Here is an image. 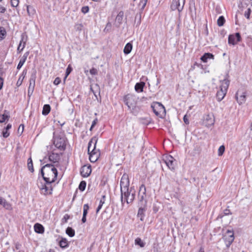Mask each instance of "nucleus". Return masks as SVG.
Instances as JSON below:
<instances>
[{"instance_id":"57","label":"nucleus","mask_w":252,"mask_h":252,"mask_svg":"<svg viewBox=\"0 0 252 252\" xmlns=\"http://www.w3.org/2000/svg\"><path fill=\"white\" fill-rule=\"evenodd\" d=\"M147 0H142L140 2L141 4H142V8H144L146 5Z\"/></svg>"},{"instance_id":"30","label":"nucleus","mask_w":252,"mask_h":252,"mask_svg":"<svg viewBox=\"0 0 252 252\" xmlns=\"http://www.w3.org/2000/svg\"><path fill=\"white\" fill-rule=\"evenodd\" d=\"M132 49V45L130 43H127L126 46H125L124 49V53L126 55H127L130 53L131 51V50Z\"/></svg>"},{"instance_id":"9","label":"nucleus","mask_w":252,"mask_h":252,"mask_svg":"<svg viewBox=\"0 0 252 252\" xmlns=\"http://www.w3.org/2000/svg\"><path fill=\"white\" fill-rule=\"evenodd\" d=\"M52 183H46L44 185L40 186L38 185V187L40 189L41 193L43 195H47L52 194V188L51 185Z\"/></svg>"},{"instance_id":"21","label":"nucleus","mask_w":252,"mask_h":252,"mask_svg":"<svg viewBox=\"0 0 252 252\" xmlns=\"http://www.w3.org/2000/svg\"><path fill=\"white\" fill-rule=\"evenodd\" d=\"M35 78H36V76H35V73L32 74L31 76V78L30 80V85H29V90H28L29 94H30V90H31L32 92L33 91V90L34 87V85H35Z\"/></svg>"},{"instance_id":"62","label":"nucleus","mask_w":252,"mask_h":252,"mask_svg":"<svg viewBox=\"0 0 252 252\" xmlns=\"http://www.w3.org/2000/svg\"><path fill=\"white\" fill-rule=\"evenodd\" d=\"M21 77H22V76H20V78H19V80H18L17 83V84H19L20 85V84H21L22 81V80H23V78H24V77H23V78L22 79V80L21 81V80H20V79H21Z\"/></svg>"},{"instance_id":"55","label":"nucleus","mask_w":252,"mask_h":252,"mask_svg":"<svg viewBox=\"0 0 252 252\" xmlns=\"http://www.w3.org/2000/svg\"><path fill=\"white\" fill-rule=\"evenodd\" d=\"M183 120H184V122H185V123L187 125H188L189 124V121L187 118V115H185L184 117V118H183Z\"/></svg>"},{"instance_id":"23","label":"nucleus","mask_w":252,"mask_h":252,"mask_svg":"<svg viewBox=\"0 0 252 252\" xmlns=\"http://www.w3.org/2000/svg\"><path fill=\"white\" fill-rule=\"evenodd\" d=\"M28 55H29L28 52H26L24 54L22 58L20 59L19 63L17 65V68L18 69H20L22 67V66L23 65V64H24V63H25V62L27 59Z\"/></svg>"},{"instance_id":"7","label":"nucleus","mask_w":252,"mask_h":252,"mask_svg":"<svg viewBox=\"0 0 252 252\" xmlns=\"http://www.w3.org/2000/svg\"><path fill=\"white\" fill-rule=\"evenodd\" d=\"M185 0H173L171 5V8L172 10L177 9L179 12H181L184 7Z\"/></svg>"},{"instance_id":"15","label":"nucleus","mask_w":252,"mask_h":252,"mask_svg":"<svg viewBox=\"0 0 252 252\" xmlns=\"http://www.w3.org/2000/svg\"><path fill=\"white\" fill-rule=\"evenodd\" d=\"M121 202L122 204H124V201H126V199L129 196L130 192H131V188L130 189H126L125 190L124 189L121 190Z\"/></svg>"},{"instance_id":"45","label":"nucleus","mask_w":252,"mask_h":252,"mask_svg":"<svg viewBox=\"0 0 252 252\" xmlns=\"http://www.w3.org/2000/svg\"><path fill=\"white\" fill-rule=\"evenodd\" d=\"M11 5L13 7H17L19 5V0H11Z\"/></svg>"},{"instance_id":"5","label":"nucleus","mask_w":252,"mask_h":252,"mask_svg":"<svg viewBox=\"0 0 252 252\" xmlns=\"http://www.w3.org/2000/svg\"><path fill=\"white\" fill-rule=\"evenodd\" d=\"M138 199V205H141L142 206H147L146 188L144 185H142L140 187Z\"/></svg>"},{"instance_id":"58","label":"nucleus","mask_w":252,"mask_h":252,"mask_svg":"<svg viewBox=\"0 0 252 252\" xmlns=\"http://www.w3.org/2000/svg\"><path fill=\"white\" fill-rule=\"evenodd\" d=\"M3 84V79L0 77V90L2 89Z\"/></svg>"},{"instance_id":"19","label":"nucleus","mask_w":252,"mask_h":252,"mask_svg":"<svg viewBox=\"0 0 252 252\" xmlns=\"http://www.w3.org/2000/svg\"><path fill=\"white\" fill-rule=\"evenodd\" d=\"M97 141V138L96 137H93L90 141L88 147V154L90 153L93 147L95 148Z\"/></svg>"},{"instance_id":"22","label":"nucleus","mask_w":252,"mask_h":252,"mask_svg":"<svg viewBox=\"0 0 252 252\" xmlns=\"http://www.w3.org/2000/svg\"><path fill=\"white\" fill-rule=\"evenodd\" d=\"M139 210L138 211L137 216L140 217V220H143L144 217V212L146 211L147 206H142L141 205H138Z\"/></svg>"},{"instance_id":"50","label":"nucleus","mask_w":252,"mask_h":252,"mask_svg":"<svg viewBox=\"0 0 252 252\" xmlns=\"http://www.w3.org/2000/svg\"><path fill=\"white\" fill-rule=\"evenodd\" d=\"M2 135L4 138H7L9 135V133L8 132V130L4 129L2 131Z\"/></svg>"},{"instance_id":"20","label":"nucleus","mask_w":252,"mask_h":252,"mask_svg":"<svg viewBox=\"0 0 252 252\" xmlns=\"http://www.w3.org/2000/svg\"><path fill=\"white\" fill-rule=\"evenodd\" d=\"M124 17V12L121 11L119 12L116 18L115 24L117 27H119L123 22Z\"/></svg>"},{"instance_id":"26","label":"nucleus","mask_w":252,"mask_h":252,"mask_svg":"<svg viewBox=\"0 0 252 252\" xmlns=\"http://www.w3.org/2000/svg\"><path fill=\"white\" fill-rule=\"evenodd\" d=\"M214 55L210 53H205L201 58V60L204 63H207L208 59H214Z\"/></svg>"},{"instance_id":"52","label":"nucleus","mask_w":252,"mask_h":252,"mask_svg":"<svg viewBox=\"0 0 252 252\" xmlns=\"http://www.w3.org/2000/svg\"><path fill=\"white\" fill-rule=\"evenodd\" d=\"M24 125H22V124L20 125L19 126L18 129V132L20 133V134H22L24 131Z\"/></svg>"},{"instance_id":"3","label":"nucleus","mask_w":252,"mask_h":252,"mask_svg":"<svg viewBox=\"0 0 252 252\" xmlns=\"http://www.w3.org/2000/svg\"><path fill=\"white\" fill-rule=\"evenodd\" d=\"M151 107L154 113L160 118H162L165 115V109L163 105L159 102H153L151 105Z\"/></svg>"},{"instance_id":"49","label":"nucleus","mask_w":252,"mask_h":252,"mask_svg":"<svg viewBox=\"0 0 252 252\" xmlns=\"http://www.w3.org/2000/svg\"><path fill=\"white\" fill-rule=\"evenodd\" d=\"M89 6H86L82 7L81 9V11L82 13L86 14L89 12Z\"/></svg>"},{"instance_id":"11","label":"nucleus","mask_w":252,"mask_h":252,"mask_svg":"<svg viewBox=\"0 0 252 252\" xmlns=\"http://www.w3.org/2000/svg\"><path fill=\"white\" fill-rule=\"evenodd\" d=\"M241 37L239 33L237 32L235 34H231L228 37V43L235 45L241 41Z\"/></svg>"},{"instance_id":"43","label":"nucleus","mask_w":252,"mask_h":252,"mask_svg":"<svg viewBox=\"0 0 252 252\" xmlns=\"http://www.w3.org/2000/svg\"><path fill=\"white\" fill-rule=\"evenodd\" d=\"M225 151V147L223 145L220 146L218 149V156H221L223 155Z\"/></svg>"},{"instance_id":"56","label":"nucleus","mask_w":252,"mask_h":252,"mask_svg":"<svg viewBox=\"0 0 252 252\" xmlns=\"http://www.w3.org/2000/svg\"><path fill=\"white\" fill-rule=\"evenodd\" d=\"M6 11V8L0 5V13H3Z\"/></svg>"},{"instance_id":"54","label":"nucleus","mask_w":252,"mask_h":252,"mask_svg":"<svg viewBox=\"0 0 252 252\" xmlns=\"http://www.w3.org/2000/svg\"><path fill=\"white\" fill-rule=\"evenodd\" d=\"M61 81V79L59 77H57L54 81V84L55 85H58L60 83Z\"/></svg>"},{"instance_id":"37","label":"nucleus","mask_w":252,"mask_h":252,"mask_svg":"<svg viewBox=\"0 0 252 252\" xmlns=\"http://www.w3.org/2000/svg\"><path fill=\"white\" fill-rule=\"evenodd\" d=\"M225 94H224V93H222V92L218 91L216 95L218 101H220L222 100L225 96Z\"/></svg>"},{"instance_id":"53","label":"nucleus","mask_w":252,"mask_h":252,"mask_svg":"<svg viewBox=\"0 0 252 252\" xmlns=\"http://www.w3.org/2000/svg\"><path fill=\"white\" fill-rule=\"evenodd\" d=\"M90 72L92 75H96L97 74V70L94 68L90 69Z\"/></svg>"},{"instance_id":"41","label":"nucleus","mask_w":252,"mask_h":252,"mask_svg":"<svg viewBox=\"0 0 252 252\" xmlns=\"http://www.w3.org/2000/svg\"><path fill=\"white\" fill-rule=\"evenodd\" d=\"M28 167L30 171L32 172H33V167L32 158H30L28 159Z\"/></svg>"},{"instance_id":"33","label":"nucleus","mask_w":252,"mask_h":252,"mask_svg":"<svg viewBox=\"0 0 252 252\" xmlns=\"http://www.w3.org/2000/svg\"><path fill=\"white\" fill-rule=\"evenodd\" d=\"M6 34V32L3 27L0 28V40H3Z\"/></svg>"},{"instance_id":"38","label":"nucleus","mask_w":252,"mask_h":252,"mask_svg":"<svg viewBox=\"0 0 252 252\" xmlns=\"http://www.w3.org/2000/svg\"><path fill=\"white\" fill-rule=\"evenodd\" d=\"M105 197V195H103L102 196V199H101V200H100L99 205L96 209V213H98V212L99 211V210L101 209L102 205L104 203Z\"/></svg>"},{"instance_id":"35","label":"nucleus","mask_w":252,"mask_h":252,"mask_svg":"<svg viewBox=\"0 0 252 252\" xmlns=\"http://www.w3.org/2000/svg\"><path fill=\"white\" fill-rule=\"evenodd\" d=\"M23 40V38H22L17 48L18 51L20 52H21L25 47L26 42H24Z\"/></svg>"},{"instance_id":"25","label":"nucleus","mask_w":252,"mask_h":252,"mask_svg":"<svg viewBox=\"0 0 252 252\" xmlns=\"http://www.w3.org/2000/svg\"><path fill=\"white\" fill-rule=\"evenodd\" d=\"M145 85V83L144 82H140V83H137L135 85V90L136 92L138 93H141L143 91V88Z\"/></svg>"},{"instance_id":"42","label":"nucleus","mask_w":252,"mask_h":252,"mask_svg":"<svg viewBox=\"0 0 252 252\" xmlns=\"http://www.w3.org/2000/svg\"><path fill=\"white\" fill-rule=\"evenodd\" d=\"M86 183L84 181H82L80 182L79 185V189L81 191H84L86 188Z\"/></svg>"},{"instance_id":"34","label":"nucleus","mask_w":252,"mask_h":252,"mask_svg":"<svg viewBox=\"0 0 252 252\" xmlns=\"http://www.w3.org/2000/svg\"><path fill=\"white\" fill-rule=\"evenodd\" d=\"M27 10L29 16H32L35 14V11L34 9L31 6L27 5Z\"/></svg>"},{"instance_id":"32","label":"nucleus","mask_w":252,"mask_h":252,"mask_svg":"<svg viewBox=\"0 0 252 252\" xmlns=\"http://www.w3.org/2000/svg\"><path fill=\"white\" fill-rule=\"evenodd\" d=\"M51 107L49 104H45L43 106L42 113L43 115H48L50 111Z\"/></svg>"},{"instance_id":"36","label":"nucleus","mask_w":252,"mask_h":252,"mask_svg":"<svg viewBox=\"0 0 252 252\" xmlns=\"http://www.w3.org/2000/svg\"><path fill=\"white\" fill-rule=\"evenodd\" d=\"M66 233L70 237H73L75 235V231L70 227H68L66 228Z\"/></svg>"},{"instance_id":"24","label":"nucleus","mask_w":252,"mask_h":252,"mask_svg":"<svg viewBox=\"0 0 252 252\" xmlns=\"http://www.w3.org/2000/svg\"><path fill=\"white\" fill-rule=\"evenodd\" d=\"M89 209V206L88 204L84 205L83 217L81 220L83 223H85L86 222V216L87 215Z\"/></svg>"},{"instance_id":"60","label":"nucleus","mask_w":252,"mask_h":252,"mask_svg":"<svg viewBox=\"0 0 252 252\" xmlns=\"http://www.w3.org/2000/svg\"><path fill=\"white\" fill-rule=\"evenodd\" d=\"M11 125L9 124L7 125L6 127L4 129H5L6 130H8L11 128Z\"/></svg>"},{"instance_id":"10","label":"nucleus","mask_w":252,"mask_h":252,"mask_svg":"<svg viewBox=\"0 0 252 252\" xmlns=\"http://www.w3.org/2000/svg\"><path fill=\"white\" fill-rule=\"evenodd\" d=\"M89 154L90 155L89 159L90 161L94 162L98 159L100 156L99 150L95 149V147H93L91 152Z\"/></svg>"},{"instance_id":"48","label":"nucleus","mask_w":252,"mask_h":252,"mask_svg":"<svg viewBox=\"0 0 252 252\" xmlns=\"http://www.w3.org/2000/svg\"><path fill=\"white\" fill-rule=\"evenodd\" d=\"M71 71H72V68L70 67V65H69L66 69V75L64 78V80L67 77V76L70 73Z\"/></svg>"},{"instance_id":"28","label":"nucleus","mask_w":252,"mask_h":252,"mask_svg":"<svg viewBox=\"0 0 252 252\" xmlns=\"http://www.w3.org/2000/svg\"><path fill=\"white\" fill-rule=\"evenodd\" d=\"M135 196V191L131 188V192L129 196L126 199V202L127 204H130L133 202Z\"/></svg>"},{"instance_id":"46","label":"nucleus","mask_w":252,"mask_h":252,"mask_svg":"<svg viewBox=\"0 0 252 252\" xmlns=\"http://www.w3.org/2000/svg\"><path fill=\"white\" fill-rule=\"evenodd\" d=\"M70 218L69 215L68 214H65L63 218L62 219V222L63 223H65L67 222L68 220Z\"/></svg>"},{"instance_id":"17","label":"nucleus","mask_w":252,"mask_h":252,"mask_svg":"<svg viewBox=\"0 0 252 252\" xmlns=\"http://www.w3.org/2000/svg\"><path fill=\"white\" fill-rule=\"evenodd\" d=\"M61 155L59 154L52 152L49 155V159L53 163L58 162L60 159Z\"/></svg>"},{"instance_id":"2","label":"nucleus","mask_w":252,"mask_h":252,"mask_svg":"<svg viewBox=\"0 0 252 252\" xmlns=\"http://www.w3.org/2000/svg\"><path fill=\"white\" fill-rule=\"evenodd\" d=\"M124 100L130 112L134 114H136L138 109L137 106L138 97L133 94H127L125 96Z\"/></svg>"},{"instance_id":"63","label":"nucleus","mask_w":252,"mask_h":252,"mask_svg":"<svg viewBox=\"0 0 252 252\" xmlns=\"http://www.w3.org/2000/svg\"><path fill=\"white\" fill-rule=\"evenodd\" d=\"M111 27V24L110 23H108L106 25V27L105 28V29L106 28H110Z\"/></svg>"},{"instance_id":"59","label":"nucleus","mask_w":252,"mask_h":252,"mask_svg":"<svg viewBox=\"0 0 252 252\" xmlns=\"http://www.w3.org/2000/svg\"><path fill=\"white\" fill-rule=\"evenodd\" d=\"M77 29L78 30H81L82 28V24H78L76 25Z\"/></svg>"},{"instance_id":"12","label":"nucleus","mask_w":252,"mask_h":252,"mask_svg":"<svg viewBox=\"0 0 252 252\" xmlns=\"http://www.w3.org/2000/svg\"><path fill=\"white\" fill-rule=\"evenodd\" d=\"M129 185V181L128 176L126 174H124L120 181L121 190H126V189H128Z\"/></svg>"},{"instance_id":"14","label":"nucleus","mask_w":252,"mask_h":252,"mask_svg":"<svg viewBox=\"0 0 252 252\" xmlns=\"http://www.w3.org/2000/svg\"><path fill=\"white\" fill-rule=\"evenodd\" d=\"M92 172L91 165H85L83 166L80 170L81 175L84 177H88Z\"/></svg>"},{"instance_id":"4","label":"nucleus","mask_w":252,"mask_h":252,"mask_svg":"<svg viewBox=\"0 0 252 252\" xmlns=\"http://www.w3.org/2000/svg\"><path fill=\"white\" fill-rule=\"evenodd\" d=\"M54 144L57 149L60 150H64L66 146L64 136L63 134L54 136Z\"/></svg>"},{"instance_id":"1","label":"nucleus","mask_w":252,"mask_h":252,"mask_svg":"<svg viewBox=\"0 0 252 252\" xmlns=\"http://www.w3.org/2000/svg\"><path fill=\"white\" fill-rule=\"evenodd\" d=\"M41 172L46 183H54L57 179L58 171L54 165L47 164L43 166Z\"/></svg>"},{"instance_id":"29","label":"nucleus","mask_w":252,"mask_h":252,"mask_svg":"<svg viewBox=\"0 0 252 252\" xmlns=\"http://www.w3.org/2000/svg\"><path fill=\"white\" fill-rule=\"evenodd\" d=\"M0 205L2 206L6 209L9 210L11 208V205L8 203L5 199L0 197Z\"/></svg>"},{"instance_id":"13","label":"nucleus","mask_w":252,"mask_h":252,"mask_svg":"<svg viewBox=\"0 0 252 252\" xmlns=\"http://www.w3.org/2000/svg\"><path fill=\"white\" fill-rule=\"evenodd\" d=\"M215 123V118L213 114H208L204 116V123L207 127L212 126Z\"/></svg>"},{"instance_id":"31","label":"nucleus","mask_w":252,"mask_h":252,"mask_svg":"<svg viewBox=\"0 0 252 252\" xmlns=\"http://www.w3.org/2000/svg\"><path fill=\"white\" fill-rule=\"evenodd\" d=\"M59 246L63 249L66 248L68 246L67 240L65 238H62L61 240L59 242Z\"/></svg>"},{"instance_id":"51","label":"nucleus","mask_w":252,"mask_h":252,"mask_svg":"<svg viewBox=\"0 0 252 252\" xmlns=\"http://www.w3.org/2000/svg\"><path fill=\"white\" fill-rule=\"evenodd\" d=\"M97 118H95L93 121V123L92 124V126L90 128V130H92L93 128V127L95 126V125L96 124V123H97Z\"/></svg>"},{"instance_id":"8","label":"nucleus","mask_w":252,"mask_h":252,"mask_svg":"<svg viewBox=\"0 0 252 252\" xmlns=\"http://www.w3.org/2000/svg\"><path fill=\"white\" fill-rule=\"evenodd\" d=\"M163 160L170 169L173 170L175 169L176 162L172 156H166L163 157Z\"/></svg>"},{"instance_id":"16","label":"nucleus","mask_w":252,"mask_h":252,"mask_svg":"<svg viewBox=\"0 0 252 252\" xmlns=\"http://www.w3.org/2000/svg\"><path fill=\"white\" fill-rule=\"evenodd\" d=\"M236 98L237 102L240 104H243L246 101V94L245 93H240L238 91L236 94Z\"/></svg>"},{"instance_id":"64","label":"nucleus","mask_w":252,"mask_h":252,"mask_svg":"<svg viewBox=\"0 0 252 252\" xmlns=\"http://www.w3.org/2000/svg\"><path fill=\"white\" fill-rule=\"evenodd\" d=\"M199 252H205L204 249L203 248H200L199 251Z\"/></svg>"},{"instance_id":"27","label":"nucleus","mask_w":252,"mask_h":252,"mask_svg":"<svg viewBox=\"0 0 252 252\" xmlns=\"http://www.w3.org/2000/svg\"><path fill=\"white\" fill-rule=\"evenodd\" d=\"M34 231L37 233H40V234H42L44 232V227L43 226L39 224V223H35L34 225Z\"/></svg>"},{"instance_id":"61","label":"nucleus","mask_w":252,"mask_h":252,"mask_svg":"<svg viewBox=\"0 0 252 252\" xmlns=\"http://www.w3.org/2000/svg\"><path fill=\"white\" fill-rule=\"evenodd\" d=\"M224 213L225 215H229L230 214V211L229 210L226 209L224 211Z\"/></svg>"},{"instance_id":"18","label":"nucleus","mask_w":252,"mask_h":252,"mask_svg":"<svg viewBox=\"0 0 252 252\" xmlns=\"http://www.w3.org/2000/svg\"><path fill=\"white\" fill-rule=\"evenodd\" d=\"M229 84V83L228 80L225 79L223 80L221 82V84L220 86V90L219 91L222 92V93H224V94H226Z\"/></svg>"},{"instance_id":"40","label":"nucleus","mask_w":252,"mask_h":252,"mask_svg":"<svg viewBox=\"0 0 252 252\" xmlns=\"http://www.w3.org/2000/svg\"><path fill=\"white\" fill-rule=\"evenodd\" d=\"M135 244L137 245H139L140 247L142 248L145 246V243L142 241V240L140 238H137L135 240Z\"/></svg>"},{"instance_id":"44","label":"nucleus","mask_w":252,"mask_h":252,"mask_svg":"<svg viewBox=\"0 0 252 252\" xmlns=\"http://www.w3.org/2000/svg\"><path fill=\"white\" fill-rule=\"evenodd\" d=\"M8 116L5 114L0 115V123H3L6 121H8Z\"/></svg>"},{"instance_id":"39","label":"nucleus","mask_w":252,"mask_h":252,"mask_svg":"<svg viewBox=\"0 0 252 252\" xmlns=\"http://www.w3.org/2000/svg\"><path fill=\"white\" fill-rule=\"evenodd\" d=\"M225 20L223 16H220L217 20L218 25L220 27L222 26Z\"/></svg>"},{"instance_id":"47","label":"nucleus","mask_w":252,"mask_h":252,"mask_svg":"<svg viewBox=\"0 0 252 252\" xmlns=\"http://www.w3.org/2000/svg\"><path fill=\"white\" fill-rule=\"evenodd\" d=\"M251 13V8H248L247 10L245 12V13H244V15H245V17L249 19L250 18V16Z\"/></svg>"},{"instance_id":"6","label":"nucleus","mask_w":252,"mask_h":252,"mask_svg":"<svg viewBox=\"0 0 252 252\" xmlns=\"http://www.w3.org/2000/svg\"><path fill=\"white\" fill-rule=\"evenodd\" d=\"M223 239L226 246L228 248L231 245L234 240V232L232 230H227L223 235Z\"/></svg>"}]
</instances>
